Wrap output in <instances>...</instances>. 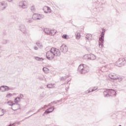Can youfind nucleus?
Segmentation results:
<instances>
[{"instance_id":"2f4dec72","label":"nucleus","mask_w":126,"mask_h":126,"mask_svg":"<svg viewBox=\"0 0 126 126\" xmlns=\"http://www.w3.org/2000/svg\"><path fill=\"white\" fill-rule=\"evenodd\" d=\"M117 79L119 82H121L123 80V77L118 76Z\"/></svg>"},{"instance_id":"393cba45","label":"nucleus","mask_w":126,"mask_h":126,"mask_svg":"<svg viewBox=\"0 0 126 126\" xmlns=\"http://www.w3.org/2000/svg\"><path fill=\"white\" fill-rule=\"evenodd\" d=\"M3 115H4L3 109H1V108H0V117H1V116H3Z\"/></svg>"},{"instance_id":"39448f33","label":"nucleus","mask_w":126,"mask_h":126,"mask_svg":"<svg viewBox=\"0 0 126 126\" xmlns=\"http://www.w3.org/2000/svg\"><path fill=\"white\" fill-rule=\"evenodd\" d=\"M19 30L21 31V32H23V34H26V27L24 25H21L19 27Z\"/></svg>"},{"instance_id":"b1692460","label":"nucleus","mask_w":126,"mask_h":126,"mask_svg":"<svg viewBox=\"0 0 126 126\" xmlns=\"http://www.w3.org/2000/svg\"><path fill=\"white\" fill-rule=\"evenodd\" d=\"M76 35V38L77 40H79V39H80V33H77V34H75Z\"/></svg>"},{"instance_id":"4468645a","label":"nucleus","mask_w":126,"mask_h":126,"mask_svg":"<svg viewBox=\"0 0 126 126\" xmlns=\"http://www.w3.org/2000/svg\"><path fill=\"white\" fill-rule=\"evenodd\" d=\"M44 17H45L44 15H42V14H39V15L38 16V17L35 18V20H40V19H43V18H44Z\"/></svg>"},{"instance_id":"c756f323","label":"nucleus","mask_w":126,"mask_h":126,"mask_svg":"<svg viewBox=\"0 0 126 126\" xmlns=\"http://www.w3.org/2000/svg\"><path fill=\"white\" fill-rule=\"evenodd\" d=\"M65 79H66V77H62L60 78L61 81H65Z\"/></svg>"},{"instance_id":"09e8293b","label":"nucleus","mask_w":126,"mask_h":126,"mask_svg":"<svg viewBox=\"0 0 126 126\" xmlns=\"http://www.w3.org/2000/svg\"><path fill=\"white\" fill-rule=\"evenodd\" d=\"M18 100H19V101H20V100L21 99V98L20 97V96H17V97H16Z\"/></svg>"},{"instance_id":"f257e3e1","label":"nucleus","mask_w":126,"mask_h":126,"mask_svg":"<svg viewBox=\"0 0 126 126\" xmlns=\"http://www.w3.org/2000/svg\"><path fill=\"white\" fill-rule=\"evenodd\" d=\"M78 71L81 74H85L89 71V67L84 64H80L78 68Z\"/></svg>"},{"instance_id":"f8f14e48","label":"nucleus","mask_w":126,"mask_h":126,"mask_svg":"<svg viewBox=\"0 0 126 126\" xmlns=\"http://www.w3.org/2000/svg\"><path fill=\"white\" fill-rule=\"evenodd\" d=\"M86 40H92V34H88L86 35Z\"/></svg>"},{"instance_id":"7ed1b4c3","label":"nucleus","mask_w":126,"mask_h":126,"mask_svg":"<svg viewBox=\"0 0 126 126\" xmlns=\"http://www.w3.org/2000/svg\"><path fill=\"white\" fill-rule=\"evenodd\" d=\"M60 51L63 54H66V53L68 51V48L66 45L63 44L60 47Z\"/></svg>"},{"instance_id":"37998d69","label":"nucleus","mask_w":126,"mask_h":126,"mask_svg":"<svg viewBox=\"0 0 126 126\" xmlns=\"http://www.w3.org/2000/svg\"><path fill=\"white\" fill-rule=\"evenodd\" d=\"M38 112H39V110H38L36 112L33 113L32 115H31V117H32V116H34V115H36V114H37Z\"/></svg>"},{"instance_id":"412c9836","label":"nucleus","mask_w":126,"mask_h":126,"mask_svg":"<svg viewBox=\"0 0 126 126\" xmlns=\"http://www.w3.org/2000/svg\"><path fill=\"white\" fill-rule=\"evenodd\" d=\"M43 71H44L45 73H48L49 71V68H47V67H44L43 68Z\"/></svg>"},{"instance_id":"2eb2a0df","label":"nucleus","mask_w":126,"mask_h":126,"mask_svg":"<svg viewBox=\"0 0 126 126\" xmlns=\"http://www.w3.org/2000/svg\"><path fill=\"white\" fill-rule=\"evenodd\" d=\"M0 5L1 6H7V3L5 1H2V2H0Z\"/></svg>"},{"instance_id":"f3484780","label":"nucleus","mask_w":126,"mask_h":126,"mask_svg":"<svg viewBox=\"0 0 126 126\" xmlns=\"http://www.w3.org/2000/svg\"><path fill=\"white\" fill-rule=\"evenodd\" d=\"M56 33H57V31H56V30H50V35L52 36L53 35H55Z\"/></svg>"},{"instance_id":"a19ab883","label":"nucleus","mask_w":126,"mask_h":126,"mask_svg":"<svg viewBox=\"0 0 126 126\" xmlns=\"http://www.w3.org/2000/svg\"><path fill=\"white\" fill-rule=\"evenodd\" d=\"M40 97H42V98H44V97H45V94H42L40 95Z\"/></svg>"},{"instance_id":"9b49d317","label":"nucleus","mask_w":126,"mask_h":126,"mask_svg":"<svg viewBox=\"0 0 126 126\" xmlns=\"http://www.w3.org/2000/svg\"><path fill=\"white\" fill-rule=\"evenodd\" d=\"M90 57H88V60H91L93 61L94 60H96V56L94 54H91L90 55Z\"/></svg>"},{"instance_id":"f704fd0d","label":"nucleus","mask_w":126,"mask_h":126,"mask_svg":"<svg viewBox=\"0 0 126 126\" xmlns=\"http://www.w3.org/2000/svg\"><path fill=\"white\" fill-rule=\"evenodd\" d=\"M99 41H100L101 43V48H103V47H104V41H102V40H99Z\"/></svg>"},{"instance_id":"4c0bfd02","label":"nucleus","mask_w":126,"mask_h":126,"mask_svg":"<svg viewBox=\"0 0 126 126\" xmlns=\"http://www.w3.org/2000/svg\"><path fill=\"white\" fill-rule=\"evenodd\" d=\"M19 96L21 98V99H23V97H24V95H23V94H20Z\"/></svg>"},{"instance_id":"3c124183","label":"nucleus","mask_w":126,"mask_h":126,"mask_svg":"<svg viewBox=\"0 0 126 126\" xmlns=\"http://www.w3.org/2000/svg\"><path fill=\"white\" fill-rule=\"evenodd\" d=\"M9 90H14V88H9Z\"/></svg>"},{"instance_id":"c9c22d12","label":"nucleus","mask_w":126,"mask_h":126,"mask_svg":"<svg viewBox=\"0 0 126 126\" xmlns=\"http://www.w3.org/2000/svg\"><path fill=\"white\" fill-rule=\"evenodd\" d=\"M119 76H117L116 77H113L112 78H111V79H113V80H117V79H118V77Z\"/></svg>"},{"instance_id":"1a4fd4ad","label":"nucleus","mask_w":126,"mask_h":126,"mask_svg":"<svg viewBox=\"0 0 126 126\" xmlns=\"http://www.w3.org/2000/svg\"><path fill=\"white\" fill-rule=\"evenodd\" d=\"M119 61L120 62H122L119 63V64L121 65H124L126 63V57L123 59H120Z\"/></svg>"},{"instance_id":"423d86ee","label":"nucleus","mask_w":126,"mask_h":126,"mask_svg":"<svg viewBox=\"0 0 126 126\" xmlns=\"http://www.w3.org/2000/svg\"><path fill=\"white\" fill-rule=\"evenodd\" d=\"M0 90L1 92H5L9 91V87L7 86H1L0 87Z\"/></svg>"},{"instance_id":"4be33fe9","label":"nucleus","mask_w":126,"mask_h":126,"mask_svg":"<svg viewBox=\"0 0 126 126\" xmlns=\"http://www.w3.org/2000/svg\"><path fill=\"white\" fill-rule=\"evenodd\" d=\"M7 43H8V40L6 39H3L1 41V44H3V45H5V44H7Z\"/></svg>"},{"instance_id":"5701e85b","label":"nucleus","mask_w":126,"mask_h":126,"mask_svg":"<svg viewBox=\"0 0 126 126\" xmlns=\"http://www.w3.org/2000/svg\"><path fill=\"white\" fill-rule=\"evenodd\" d=\"M37 79H39V80H44V77L42 76L38 75L37 77Z\"/></svg>"},{"instance_id":"20e7f679","label":"nucleus","mask_w":126,"mask_h":126,"mask_svg":"<svg viewBox=\"0 0 126 126\" xmlns=\"http://www.w3.org/2000/svg\"><path fill=\"white\" fill-rule=\"evenodd\" d=\"M19 7L20 8H27V4L26 1H21L18 4Z\"/></svg>"},{"instance_id":"de8ad7c7","label":"nucleus","mask_w":126,"mask_h":126,"mask_svg":"<svg viewBox=\"0 0 126 126\" xmlns=\"http://www.w3.org/2000/svg\"><path fill=\"white\" fill-rule=\"evenodd\" d=\"M34 50H35V51H37V50H38V48L36 46H34Z\"/></svg>"},{"instance_id":"603ef678","label":"nucleus","mask_w":126,"mask_h":126,"mask_svg":"<svg viewBox=\"0 0 126 126\" xmlns=\"http://www.w3.org/2000/svg\"><path fill=\"white\" fill-rule=\"evenodd\" d=\"M33 112V111H32V110H30L29 112H28L27 113V114H29L30 113H31V112Z\"/></svg>"},{"instance_id":"e433bc0d","label":"nucleus","mask_w":126,"mask_h":126,"mask_svg":"<svg viewBox=\"0 0 126 126\" xmlns=\"http://www.w3.org/2000/svg\"><path fill=\"white\" fill-rule=\"evenodd\" d=\"M108 92H109V90L104 91L103 92V95H104V96H105V95H106Z\"/></svg>"},{"instance_id":"0e129e2a","label":"nucleus","mask_w":126,"mask_h":126,"mask_svg":"<svg viewBox=\"0 0 126 126\" xmlns=\"http://www.w3.org/2000/svg\"><path fill=\"white\" fill-rule=\"evenodd\" d=\"M69 81H70V80H69L67 83H68V82H69Z\"/></svg>"},{"instance_id":"f03ea898","label":"nucleus","mask_w":126,"mask_h":126,"mask_svg":"<svg viewBox=\"0 0 126 126\" xmlns=\"http://www.w3.org/2000/svg\"><path fill=\"white\" fill-rule=\"evenodd\" d=\"M54 51L55 48L52 47L50 51L47 52L46 54V58L47 60H49V61L54 60V58H55V53H54Z\"/></svg>"},{"instance_id":"e2e57ef3","label":"nucleus","mask_w":126,"mask_h":126,"mask_svg":"<svg viewBox=\"0 0 126 126\" xmlns=\"http://www.w3.org/2000/svg\"><path fill=\"white\" fill-rule=\"evenodd\" d=\"M53 103H55V104H57V102H56L55 101H54Z\"/></svg>"},{"instance_id":"473e14b6","label":"nucleus","mask_w":126,"mask_h":126,"mask_svg":"<svg viewBox=\"0 0 126 126\" xmlns=\"http://www.w3.org/2000/svg\"><path fill=\"white\" fill-rule=\"evenodd\" d=\"M31 10L32 11V12H34V11H35V7H34V6H32L31 7Z\"/></svg>"},{"instance_id":"c03bdc74","label":"nucleus","mask_w":126,"mask_h":126,"mask_svg":"<svg viewBox=\"0 0 126 126\" xmlns=\"http://www.w3.org/2000/svg\"><path fill=\"white\" fill-rule=\"evenodd\" d=\"M47 10L48 11H49V12L51 11V8H50L49 7L47 6Z\"/></svg>"},{"instance_id":"6e6552de","label":"nucleus","mask_w":126,"mask_h":126,"mask_svg":"<svg viewBox=\"0 0 126 126\" xmlns=\"http://www.w3.org/2000/svg\"><path fill=\"white\" fill-rule=\"evenodd\" d=\"M109 93H110V96H116V94H117V92L116 91L113 90V89H109Z\"/></svg>"},{"instance_id":"9d476101","label":"nucleus","mask_w":126,"mask_h":126,"mask_svg":"<svg viewBox=\"0 0 126 126\" xmlns=\"http://www.w3.org/2000/svg\"><path fill=\"white\" fill-rule=\"evenodd\" d=\"M105 36V32H101L100 37L99 38V41H104V37Z\"/></svg>"},{"instance_id":"c85d7f7f","label":"nucleus","mask_w":126,"mask_h":126,"mask_svg":"<svg viewBox=\"0 0 126 126\" xmlns=\"http://www.w3.org/2000/svg\"><path fill=\"white\" fill-rule=\"evenodd\" d=\"M104 97H110V90H108V93L104 95Z\"/></svg>"},{"instance_id":"052dcab7","label":"nucleus","mask_w":126,"mask_h":126,"mask_svg":"<svg viewBox=\"0 0 126 126\" xmlns=\"http://www.w3.org/2000/svg\"><path fill=\"white\" fill-rule=\"evenodd\" d=\"M45 13H48V12L46 11H44Z\"/></svg>"},{"instance_id":"4d7b16f0","label":"nucleus","mask_w":126,"mask_h":126,"mask_svg":"<svg viewBox=\"0 0 126 126\" xmlns=\"http://www.w3.org/2000/svg\"><path fill=\"white\" fill-rule=\"evenodd\" d=\"M7 0L8 1H9V2H10L11 1H12V0Z\"/></svg>"},{"instance_id":"69168bd1","label":"nucleus","mask_w":126,"mask_h":126,"mask_svg":"<svg viewBox=\"0 0 126 126\" xmlns=\"http://www.w3.org/2000/svg\"><path fill=\"white\" fill-rule=\"evenodd\" d=\"M86 57H89V55H86Z\"/></svg>"},{"instance_id":"7c9ffc66","label":"nucleus","mask_w":126,"mask_h":126,"mask_svg":"<svg viewBox=\"0 0 126 126\" xmlns=\"http://www.w3.org/2000/svg\"><path fill=\"white\" fill-rule=\"evenodd\" d=\"M47 88H53V84H49L47 85Z\"/></svg>"},{"instance_id":"a18cd8bd","label":"nucleus","mask_w":126,"mask_h":126,"mask_svg":"<svg viewBox=\"0 0 126 126\" xmlns=\"http://www.w3.org/2000/svg\"><path fill=\"white\" fill-rule=\"evenodd\" d=\"M98 45H99V47H100V46H101L102 45V43L101 42V41L99 40Z\"/></svg>"},{"instance_id":"bf43d9fd","label":"nucleus","mask_w":126,"mask_h":126,"mask_svg":"<svg viewBox=\"0 0 126 126\" xmlns=\"http://www.w3.org/2000/svg\"><path fill=\"white\" fill-rule=\"evenodd\" d=\"M19 109H20V108H19V109H15V110H13V111H17V110H19Z\"/></svg>"},{"instance_id":"ddd939ff","label":"nucleus","mask_w":126,"mask_h":126,"mask_svg":"<svg viewBox=\"0 0 126 126\" xmlns=\"http://www.w3.org/2000/svg\"><path fill=\"white\" fill-rule=\"evenodd\" d=\"M43 31L45 34H47V35H50L51 32V30H50V29L47 28L44 29Z\"/></svg>"},{"instance_id":"aec40b11","label":"nucleus","mask_w":126,"mask_h":126,"mask_svg":"<svg viewBox=\"0 0 126 126\" xmlns=\"http://www.w3.org/2000/svg\"><path fill=\"white\" fill-rule=\"evenodd\" d=\"M39 14H34L32 16V18L33 20H35L36 18H38V16H39Z\"/></svg>"},{"instance_id":"72a5a7b5","label":"nucleus","mask_w":126,"mask_h":126,"mask_svg":"<svg viewBox=\"0 0 126 126\" xmlns=\"http://www.w3.org/2000/svg\"><path fill=\"white\" fill-rule=\"evenodd\" d=\"M48 109L49 110V112L51 111V113H52V112H53V111H54V110L55 109V108L54 107H51L48 108Z\"/></svg>"},{"instance_id":"338daca9","label":"nucleus","mask_w":126,"mask_h":126,"mask_svg":"<svg viewBox=\"0 0 126 126\" xmlns=\"http://www.w3.org/2000/svg\"><path fill=\"white\" fill-rule=\"evenodd\" d=\"M1 89H2V90H3V88H2Z\"/></svg>"},{"instance_id":"cd10ccee","label":"nucleus","mask_w":126,"mask_h":126,"mask_svg":"<svg viewBox=\"0 0 126 126\" xmlns=\"http://www.w3.org/2000/svg\"><path fill=\"white\" fill-rule=\"evenodd\" d=\"M62 38L63 39H66V40H67V39H68V36L67 34H63L62 36Z\"/></svg>"},{"instance_id":"6e6d98bb","label":"nucleus","mask_w":126,"mask_h":126,"mask_svg":"<svg viewBox=\"0 0 126 126\" xmlns=\"http://www.w3.org/2000/svg\"><path fill=\"white\" fill-rule=\"evenodd\" d=\"M47 107V105H45L44 107H42V109H45Z\"/></svg>"},{"instance_id":"a878e982","label":"nucleus","mask_w":126,"mask_h":126,"mask_svg":"<svg viewBox=\"0 0 126 126\" xmlns=\"http://www.w3.org/2000/svg\"><path fill=\"white\" fill-rule=\"evenodd\" d=\"M50 113H52V111H49L48 109L45 110V111L44 112V114L45 115H48V114H50Z\"/></svg>"},{"instance_id":"5fc2aeb1","label":"nucleus","mask_w":126,"mask_h":126,"mask_svg":"<svg viewBox=\"0 0 126 126\" xmlns=\"http://www.w3.org/2000/svg\"><path fill=\"white\" fill-rule=\"evenodd\" d=\"M30 117H31V116H29L28 117H26V118H25V120H27V119H29V118H30Z\"/></svg>"},{"instance_id":"13d9d810","label":"nucleus","mask_w":126,"mask_h":126,"mask_svg":"<svg viewBox=\"0 0 126 126\" xmlns=\"http://www.w3.org/2000/svg\"><path fill=\"white\" fill-rule=\"evenodd\" d=\"M12 94V96H13V95H16V93H13V94Z\"/></svg>"},{"instance_id":"58836bf2","label":"nucleus","mask_w":126,"mask_h":126,"mask_svg":"<svg viewBox=\"0 0 126 126\" xmlns=\"http://www.w3.org/2000/svg\"><path fill=\"white\" fill-rule=\"evenodd\" d=\"M11 96H12V94L9 93L7 94V97H8V98H9V97H11Z\"/></svg>"},{"instance_id":"ea45409f","label":"nucleus","mask_w":126,"mask_h":126,"mask_svg":"<svg viewBox=\"0 0 126 126\" xmlns=\"http://www.w3.org/2000/svg\"><path fill=\"white\" fill-rule=\"evenodd\" d=\"M91 91L90 90H88L87 91L85 92L86 94H88V93H90Z\"/></svg>"},{"instance_id":"bb28decb","label":"nucleus","mask_w":126,"mask_h":126,"mask_svg":"<svg viewBox=\"0 0 126 126\" xmlns=\"http://www.w3.org/2000/svg\"><path fill=\"white\" fill-rule=\"evenodd\" d=\"M26 22H28V23H32L33 20L31 19H26Z\"/></svg>"},{"instance_id":"dca6fc26","label":"nucleus","mask_w":126,"mask_h":126,"mask_svg":"<svg viewBox=\"0 0 126 126\" xmlns=\"http://www.w3.org/2000/svg\"><path fill=\"white\" fill-rule=\"evenodd\" d=\"M34 59L36 61H38L39 62H42V61H44V58H40V57H34Z\"/></svg>"},{"instance_id":"6ab92c4d","label":"nucleus","mask_w":126,"mask_h":126,"mask_svg":"<svg viewBox=\"0 0 126 126\" xmlns=\"http://www.w3.org/2000/svg\"><path fill=\"white\" fill-rule=\"evenodd\" d=\"M20 102V100L17 99L16 97L14 98V102L15 103V105H18V106H20V104H18Z\"/></svg>"},{"instance_id":"864d4df0","label":"nucleus","mask_w":126,"mask_h":126,"mask_svg":"<svg viewBox=\"0 0 126 126\" xmlns=\"http://www.w3.org/2000/svg\"><path fill=\"white\" fill-rule=\"evenodd\" d=\"M6 6H3V7L2 9V10H3V9H5V8L6 7Z\"/></svg>"},{"instance_id":"79ce46f5","label":"nucleus","mask_w":126,"mask_h":126,"mask_svg":"<svg viewBox=\"0 0 126 126\" xmlns=\"http://www.w3.org/2000/svg\"><path fill=\"white\" fill-rule=\"evenodd\" d=\"M36 46H38V47L41 46V45H40V43L39 42H36Z\"/></svg>"},{"instance_id":"8fccbe9b","label":"nucleus","mask_w":126,"mask_h":126,"mask_svg":"<svg viewBox=\"0 0 126 126\" xmlns=\"http://www.w3.org/2000/svg\"><path fill=\"white\" fill-rule=\"evenodd\" d=\"M97 89V88H96L95 89H93L92 90V91H91V92H94V91H96V90Z\"/></svg>"},{"instance_id":"774afa93","label":"nucleus","mask_w":126,"mask_h":126,"mask_svg":"<svg viewBox=\"0 0 126 126\" xmlns=\"http://www.w3.org/2000/svg\"><path fill=\"white\" fill-rule=\"evenodd\" d=\"M94 89H96V88H94Z\"/></svg>"},{"instance_id":"a211bd4d","label":"nucleus","mask_w":126,"mask_h":126,"mask_svg":"<svg viewBox=\"0 0 126 126\" xmlns=\"http://www.w3.org/2000/svg\"><path fill=\"white\" fill-rule=\"evenodd\" d=\"M7 104H8V105H9V106H13L14 105H16V103H13V102L12 101H11V100L8 101L7 102Z\"/></svg>"},{"instance_id":"680f3d73","label":"nucleus","mask_w":126,"mask_h":126,"mask_svg":"<svg viewBox=\"0 0 126 126\" xmlns=\"http://www.w3.org/2000/svg\"><path fill=\"white\" fill-rule=\"evenodd\" d=\"M24 121H25V119H24V120H23L22 121V122H24Z\"/></svg>"},{"instance_id":"0eeeda50","label":"nucleus","mask_w":126,"mask_h":126,"mask_svg":"<svg viewBox=\"0 0 126 126\" xmlns=\"http://www.w3.org/2000/svg\"><path fill=\"white\" fill-rule=\"evenodd\" d=\"M54 54L56 57H60L61 56V51L59 49H56L54 48V51H53Z\"/></svg>"},{"instance_id":"49530a36","label":"nucleus","mask_w":126,"mask_h":126,"mask_svg":"<svg viewBox=\"0 0 126 126\" xmlns=\"http://www.w3.org/2000/svg\"><path fill=\"white\" fill-rule=\"evenodd\" d=\"M102 32H103V33H105L106 32V30H105V29H102Z\"/></svg>"}]
</instances>
